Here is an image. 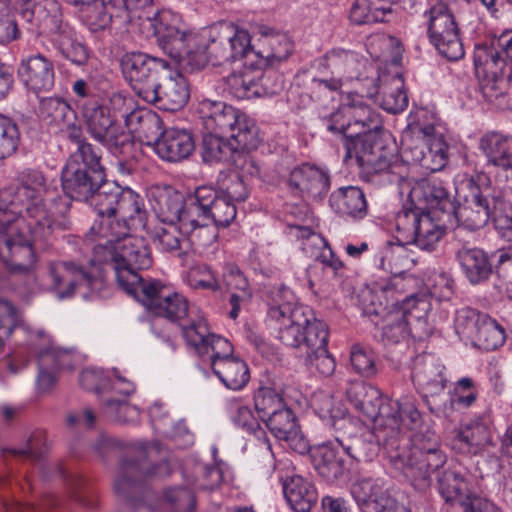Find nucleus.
I'll use <instances>...</instances> for the list:
<instances>
[{
	"mask_svg": "<svg viewBox=\"0 0 512 512\" xmlns=\"http://www.w3.org/2000/svg\"><path fill=\"white\" fill-rule=\"evenodd\" d=\"M392 417L382 429L386 458L415 486H426L430 475L446 463L439 436L423 420L415 399L404 396L391 401Z\"/></svg>",
	"mask_w": 512,
	"mask_h": 512,
	"instance_id": "nucleus-1",
	"label": "nucleus"
},
{
	"mask_svg": "<svg viewBox=\"0 0 512 512\" xmlns=\"http://www.w3.org/2000/svg\"><path fill=\"white\" fill-rule=\"evenodd\" d=\"M213 36L210 53L214 65L244 60V65L252 68L274 67L286 61L294 49L286 34L270 30L262 34L263 49L255 51L248 31L229 22L219 23Z\"/></svg>",
	"mask_w": 512,
	"mask_h": 512,
	"instance_id": "nucleus-2",
	"label": "nucleus"
},
{
	"mask_svg": "<svg viewBox=\"0 0 512 512\" xmlns=\"http://www.w3.org/2000/svg\"><path fill=\"white\" fill-rule=\"evenodd\" d=\"M16 181L17 186L4 193L11 199L8 207L0 212L27 219L28 232L33 240H48L55 230L63 229V220L55 218L44 203L47 192L45 175L39 170L26 168L18 172Z\"/></svg>",
	"mask_w": 512,
	"mask_h": 512,
	"instance_id": "nucleus-3",
	"label": "nucleus"
},
{
	"mask_svg": "<svg viewBox=\"0 0 512 512\" xmlns=\"http://www.w3.org/2000/svg\"><path fill=\"white\" fill-rule=\"evenodd\" d=\"M145 22L152 30L159 46L179 65L189 66L191 70L202 69L208 63L214 65L210 46L214 41V33L219 24L209 30L208 38L203 35L181 31L178 19L169 11H161Z\"/></svg>",
	"mask_w": 512,
	"mask_h": 512,
	"instance_id": "nucleus-4",
	"label": "nucleus"
},
{
	"mask_svg": "<svg viewBox=\"0 0 512 512\" xmlns=\"http://www.w3.org/2000/svg\"><path fill=\"white\" fill-rule=\"evenodd\" d=\"M457 205L452 214L469 230L484 227L490 219L500 234L498 220H512V187L494 190L491 200L489 189L482 188L473 177L466 178L456 187Z\"/></svg>",
	"mask_w": 512,
	"mask_h": 512,
	"instance_id": "nucleus-5",
	"label": "nucleus"
},
{
	"mask_svg": "<svg viewBox=\"0 0 512 512\" xmlns=\"http://www.w3.org/2000/svg\"><path fill=\"white\" fill-rule=\"evenodd\" d=\"M93 247V262L108 264L115 272L120 288L142 277L138 271L149 269L153 264L150 246L143 237L125 235L101 237Z\"/></svg>",
	"mask_w": 512,
	"mask_h": 512,
	"instance_id": "nucleus-6",
	"label": "nucleus"
},
{
	"mask_svg": "<svg viewBox=\"0 0 512 512\" xmlns=\"http://www.w3.org/2000/svg\"><path fill=\"white\" fill-rule=\"evenodd\" d=\"M196 112L208 132L235 138L244 146L260 143L259 129L255 122L239 109L223 101L203 98L198 101Z\"/></svg>",
	"mask_w": 512,
	"mask_h": 512,
	"instance_id": "nucleus-7",
	"label": "nucleus"
},
{
	"mask_svg": "<svg viewBox=\"0 0 512 512\" xmlns=\"http://www.w3.org/2000/svg\"><path fill=\"white\" fill-rule=\"evenodd\" d=\"M27 219L0 212V261L11 275L32 276L36 254L22 228Z\"/></svg>",
	"mask_w": 512,
	"mask_h": 512,
	"instance_id": "nucleus-8",
	"label": "nucleus"
},
{
	"mask_svg": "<svg viewBox=\"0 0 512 512\" xmlns=\"http://www.w3.org/2000/svg\"><path fill=\"white\" fill-rule=\"evenodd\" d=\"M105 177L99 149L91 143L82 144L70 155L62 170V189L69 198H85Z\"/></svg>",
	"mask_w": 512,
	"mask_h": 512,
	"instance_id": "nucleus-9",
	"label": "nucleus"
},
{
	"mask_svg": "<svg viewBox=\"0 0 512 512\" xmlns=\"http://www.w3.org/2000/svg\"><path fill=\"white\" fill-rule=\"evenodd\" d=\"M293 300V292L287 287H280L268 308L267 316L270 322H274L281 343L290 348H301L304 325L313 319V310Z\"/></svg>",
	"mask_w": 512,
	"mask_h": 512,
	"instance_id": "nucleus-10",
	"label": "nucleus"
},
{
	"mask_svg": "<svg viewBox=\"0 0 512 512\" xmlns=\"http://www.w3.org/2000/svg\"><path fill=\"white\" fill-rule=\"evenodd\" d=\"M123 187L115 182H108L106 179L94 187L85 198H71L81 202H90L93 211L96 214L94 223L86 237L91 241H97L101 237H111L125 235L127 225L124 223H114L118 201Z\"/></svg>",
	"mask_w": 512,
	"mask_h": 512,
	"instance_id": "nucleus-11",
	"label": "nucleus"
},
{
	"mask_svg": "<svg viewBox=\"0 0 512 512\" xmlns=\"http://www.w3.org/2000/svg\"><path fill=\"white\" fill-rule=\"evenodd\" d=\"M145 463L123 460L114 480V492L132 509L145 508L157 512L162 505L155 492L146 483L148 476L155 472L144 473Z\"/></svg>",
	"mask_w": 512,
	"mask_h": 512,
	"instance_id": "nucleus-12",
	"label": "nucleus"
},
{
	"mask_svg": "<svg viewBox=\"0 0 512 512\" xmlns=\"http://www.w3.org/2000/svg\"><path fill=\"white\" fill-rule=\"evenodd\" d=\"M449 1H430L424 12L431 43L449 61L463 58L465 51L459 37L455 17L448 8Z\"/></svg>",
	"mask_w": 512,
	"mask_h": 512,
	"instance_id": "nucleus-13",
	"label": "nucleus"
},
{
	"mask_svg": "<svg viewBox=\"0 0 512 512\" xmlns=\"http://www.w3.org/2000/svg\"><path fill=\"white\" fill-rule=\"evenodd\" d=\"M120 67L132 90L144 99L152 93L156 80L170 72L171 63L141 51H130L121 56Z\"/></svg>",
	"mask_w": 512,
	"mask_h": 512,
	"instance_id": "nucleus-14",
	"label": "nucleus"
},
{
	"mask_svg": "<svg viewBox=\"0 0 512 512\" xmlns=\"http://www.w3.org/2000/svg\"><path fill=\"white\" fill-rule=\"evenodd\" d=\"M81 114L89 135L111 153H121L131 143L130 135L107 111L103 98L86 101Z\"/></svg>",
	"mask_w": 512,
	"mask_h": 512,
	"instance_id": "nucleus-15",
	"label": "nucleus"
},
{
	"mask_svg": "<svg viewBox=\"0 0 512 512\" xmlns=\"http://www.w3.org/2000/svg\"><path fill=\"white\" fill-rule=\"evenodd\" d=\"M413 137L404 144L405 156L430 172L442 170L448 162V145L434 125H415Z\"/></svg>",
	"mask_w": 512,
	"mask_h": 512,
	"instance_id": "nucleus-16",
	"label": "nucleus"
},
{
	"mask_svg": "<svg viewBox=\"0 0 512 512\" xmlns=\"http://www.w3.org/2000/svg\"><path fill=\"white\" fill-rule=\"evenodd\" d=\"M29 344L38 358L37 391L46 393L55 386L58 370L72 368V355L67 350L54 347L50 337L42 331L33 333Z\"/></svg>",
	"mask_w": 512,
	"mask_h": 512,
	"instance_id": "nucleus-17",
	"label": "nucleus"
},
{
	"mask_svg": "<svg viewBox=\"0 0 512 512\" xmlns=\"http://www.w3.org/2000/svg\"><path fill=\"white\" fill-rule=\"evenodd\" d=\"M456 329L486 351L498 349L506 339L503 326L489 315L472 308H463L457 312Z\"/></svg>",
	"mask_w": 512,
	"mask_h": 512,
	"instance_id": "nucleus-18",
	"label": "nucleus"
},
{
	"mask_svg": "<svg viewBox=\"0 0 512 512\" xmlns=\"http://www.w3.org/2000/svg\"><path fill=\"white\" fill-rule=\"evenodd\" d=\"M347 397L357 411L374 423V429L382 433L386 421L396 423L392 417L391 399L384 398L380 391L371 385L358 381L351 383L347 389Z\"/></svg>",
	"mask_w": 512,
	"mask_h": 512,
	"instance_id": "nucleus-19",
	"label": "nucleus"
},
{
	"mask_svg": "<svg viewBox=\"0 0 512 512\" xmlns=\"http://www.w3.org/2000/svg\"><path fill=\"white\" fill-rule=\"evenodd\" d=\"M190 209L197 217L210 221L216 227H227L236 218V206L219 195L211 186H200L190 195Z\"/></svg>",
	"mask_w": 512,
	"mask_h": 512,
	"instance_id": "nucleus-20",
	"label": "nucleus"
},
{
	"mask_svg": "<svg viewBox=\"0 0 512 512\" xmlns=\"http://www.w3.org/2000/svg\"><path fill=\"white\" fill-rule=\"evenodd\" d=\"M416 282L415 278H404L401 276L390 277L387 279L386 285L381 288V292L387 297L389 302L392 301L394 308L399 307L405 319L421 320L427 316L430 310V303L424 294L406 293L413 288Z\"/></svg>",
	"mask_w": 512,
	"mask_h": 512,
	"instance_id": "nucleus-21",
	"label": "nucleus"
},
{
	"mask_svg": "<svg viewBox=\"0 0 512 512\" xmlns=\"http://www.w3.org/2000/svg\"><path fill=\"white\" fill-rule=\"evenodd\" d=\"M190 86L187 78L174 73L172 69L167 74H163L156 80L152 93L143 100L149 104L155 105L158 109L175 112L182 109L189 101Z\"/></svg>",
	"mask_w": 512,
	"mask_h": 512,
	"instance_id": "nucleus-22",
	"label": "nucleus"
},
{
	"mask_svg": "<svg viewBox=\"0 0 512 512\" xmlns=\"http://www.w3.org/2000/svg\"><path fill=\"white\" fill-rule=\"evenodd\" d=\"M438 491L447 505L446 510L468 506L478 495V483L468 471L448 468L438 475Z\"/></svg>",
	"mask_w": 512,
	"mask_h": 512,
	"instance_id": "nucleus-23",
	"label": "nucleus"
},
{
	"mask_svg": "<svg viewBox=\"0 0 512 512\" xmlns=\"http://www.w3.org/2000/svg\"><path fill=\"white\" fill-rule=\"evenodd\" d=\"M148 200L158 220L163 224H184V215L190 206V196H184L171 186L154 185L149 188Z\"/></svg>",
	"mask_w": 512,
	"mask_h": 512,
	"instance_id": "nucleus-24",
	"label": "nucleus"
},
{
	"mask_svg": "<svg viewBox=\"0 0 512 512\" xmlns=\"http://www.w3.org/2000/svg\"><path fill=\"white\" fill-rule=\"evenodd\" d=\"M492 445L490 420L484 415L470 419L453 431L451 448L461 454H477Z\"/></svg>",
	"mask_w": 512,
	"mask_h": 512,
	"instance_id": "nucleus-25",
	"label": "nucleus"
},
{
	"mask_svg": "<svg viewBox=\"0 0 512 512\" xmlns=\"http://www.w3.org/2000/svg\"><path fill=\"white\" fill-rule=\"evenodd\" d=\"M358 166L361 179L372 184L398 183L403 178V165L387 148L373 156L362 157V163Z\"/></svg>",
	"mask_w": 512,
	"mask_h": 512,
	"instance_id": "nucleus-26",
	"label": "nucleus"
},
{
	"mask_svg": "<svg viewBox=\"0 0 512 512\" xmlns=\"http://www.w3.org/2000/svg\"><path fill=\"white\" fill-rule=\"evenodd\" d=\"M455 259L461 272L472 285H479L489 280L495 273V258L482 248L462 244L455 250Z\"/></svg>",
	"mask_w": 512,
	"mask_h": 512,
	"instance_id": "nucleus-27",
	"label": "nucleus"
},
{
	"mask_svg": "<svg viewBox=\"0 0 512 512\" xmlns=\"http://www.w3.org/2000/svg\"><path fill=\"white\" fill-rule=\"evenodd\" d=\"M48 277L50 289L56 292L59 299L73 296L78 286L90 287L94 280L83 267L66 261L49 263Z\"/></svg>",
	"mask_w": 512,
	"mask_h": 512,
	"instance_id": "nucleus-28",
	"label": "nucleus"
},
{
	"mask_svg": "<svg viewBox=\"0 0 512 512\" xmlns=\"http://www.w3.org/2000/svg\"><path fill=\"white\" fill-rule=\"evenodd\" d=\"M444 370L445 367L431 355H419L414 359L411 379L424 399L444 392L447 382Z\"/></svg>",
	"mask_w": 512,
	"mask_h": 512,
	"instance_id": "nucleus-29",
	"label": "nucleus"
},
{
	"mask_svg": "<svg viewBox=\"0 0 512 512\" xmlns=\"http://www.w3.org/2000/svg\"><path fill=\"white\" fill-rule=\"evenodd\" d=\"M20 81L35 93L51 90L55 82L53 62L37 53L23 58L17 69Z\"/></svg>",
	"mask_w": 512,
	"mask_h": 512,
	"instance_id": "nucleus-30",
	"label": "nucleus"
},
{
	"mask_svg": "<svg viewBox=\"0 0 512 512\" xmlns=\"http://www.w3.org/2000/svg\"><path fill=\"white\" fill-rule=\"evenodd\" d=\"M263 421L277 439L285 441L298 454L303 455L310 450L309 441L302 434L294 413L287 405Z\"/></svg>",
	"mask_w": 512,
	"mask_h": 512,
	"instance_id": "nucleus-31",
	"label": "nucleus"
},
{
	"mask_svg": "<svg viewBox=\"0 0 512 512\" xmlns=\"http://www.w3.org/2000/svg\"><path fill=\"white\" fill-rule=\"evenodd\" d=\"M345 452L335 443L322 444L311 451L312 464L320 477L327 482L344 479L350 471L349 462L344 457Z\"/></svg>",
	"mask_w": 512,
	"mask_h": 512,
	"instance_id": "nucleus-32",
	"label": "nucleus"
},
{
	"mask_svg": "<svg viewBox=\"0 0 512 512\" xmlns=\"http://www.w3.org/2000/svg\"><path fill=\"white\" fill-rule=\"evenodd\" d=\"M288 185L302 197L322 201L330 189V177L316 166L303 164L291 171Z\"/></svg>",
	"mask_w": 512,
	"mask_h": 512,
	"instance_id": "nucleus-33",
	"label": "nucleus"
},
{
	"mask_svg": "<svg viewBox=\"0 0 512 512\" xmlns=\"http://www.w3.org/2000/svg\"><path fill=\"white\" fill-rule=\"evenodd\" d=\"M195 149L192 133L186 129L169 128L155 142V153L168 162H179L188 158Z\"/></svg>",
	"mask_w": 512,
	"mask_h": 512,
	"instance_id": "nucleus-34",
	"label": "nucleus"
},
{
	"mask_svg": "<svg viewBox=\"0 0 512 512\" xmlns=\"http://www.w3.org/2000/svg\"><path fill=\"white\" fill-rule=\"evenodd\" d=\"M331 209L340 217L362 220L368 214V203L363 190L357 186H343L329 197Z\"/></svg>",
	"mask_w": 512,
	"mask_h": 512,
	"instance_id": "nucleus-35",
	"label": "nucleus"
},
{
	"mask_svg": "<svg viewBox=\"0 0 512 512\" xmlns=\"http://www.w3.org/2000/svg\"><path fill=\"white\" fill-rule=\"evenodd\" d=\"M260 143L252 146H243L242 143L230 136L208 132L203 135L201 145V157L208 164L228 162L232 155L239 151L255 150Z\"/></svg>",
	"mask_w": 512,
	"mask_h": 512,
	"instance_id": "nucleus-36",
	"label": "nucleus"
},
{
	"mask_svg": "<svg viewBox=\"0 0 512 512\" xmlns=\"http://www.w3.org/2000/svg\"><path fill=\"white\" fill-rule=\"evenodd\" d=\"M336 442L352 461L370 462L378 456L382 438L379 437V431L362 430L344 438H336Z\"/></svg>",
	"mask_w": 512,
	"mask_h": 512,
	"instance_id": "nucleus-37",
	"label": "nucleus"
},
{
	"mask_svg": "<svg viewBox=\"0 0 512 512\" xmlns=\"http://www.w3.org/2000/svg\"><path fill=\"white\" fill-rule=\"evenodd\" d=\"M282 487L286 501L295 512H310L318 502L315 485L303 476L287 477Z\"/></svg>",
	"mask_w": 512,
	"mask_h": 512,
	"instance_id": "nucleus-38",
	"label": "nucleus"
},
{
	"mask_svg": "<svg viewBox=\"0 0 512 512\" xmlns=\"http://www.w3.org/2000/svg\"><path fill=\"white\" fill-rule=\"evenodd\" d=\"M147 211L144 199L130 188H123L116 210L114 223L127 225V233L130 230H141L146 227Z\"/></svg>",
	"mask_w": 512,
	"mask_h": 512,
	"instance_id": "nucleus-39",
	"label": "nucleus"
},
{
	"mask_svg": "<svg viewBox=\"0 0 512 512\" xmlns=\"http://www.w3.org/2000/svg\"><path fill=\"white\" fill-rule=\"evenodd\" d=\"M121 289L133 296L153 315L157 311V307L164 301L165 295L173 290L171 286L159 279L144 277H140L138 282H130Z\"/></svg>",
	"mask_w": 512,
	"mask_h": 512,
	"instance_id": "nucleus-40",
	"label": "nucleus"
},
{
	"mask_svg": "<svg viewBox=\"0 0 512 512\" xmlns=\"http://www.w3.org/2000/svg\"><path fill=\"white\" fill-rule=\"evenodd\" d=\"M479 148L489 164L504 170L512 169V136L487 132L480 138Z\"/></svg>",
	"mask_w": 512,
	"mask_h": 512,
	"instance_id": "nucleus-41",
	"label": "nucleus"
},
{
	"mask_svg": "<svg viewBox=\"0 0 512 512\" xmlns=\"http://www.w3.org/2000/svg\"><path fill=\"white\" fill-rule=\"evenodd\" d=\"M412 201L423 203L427 208L439 209L451 213L454 204L443 182L437 179H425L418 182L411 190Z\"/></svg>",
	"mask_w": 512,
	"mask_h": 512,
	"instance_id": "nucleus-42",
	"label": "nucleus"
},
{
	"mask_svg": "<svg viewBox=\"0 0 512 512\" xmlns=\"http://www.w3.org/2000/svg\"><path fill=\"white\" fill-rule=\"evenodd\" d=\"M508 42L504 50H499L493 44H477L474 49L473 61L477 76L496 75L505 71L506 61L503 54L512 57V51L508 52Z\"/></svg>",
	"mask_w": 512,
	"mask_h": 512,
	"instance_id": "nucleus-43",
	"label": "nucleus"
},
{
	"mask_svg": "<svg viewBox=\"0 0 512 512\" xmlns=\"http://www.w3.org/2000/svg\"><path fill=\"white\" fill-rule=\"evenodd\" d=\"M184 322L180 323L182 335L188 346L202 358L207 352V342L212 333L204 316L198 309H191L190 314Z\"/></svg>",
	"mask_w": 512,
	"mask_h": 512,
	"instance_id": "nucleus-44",
	"label": "nucleus"
},
{
	"mask_svg": "<svg viewBox=\"0 0 512 512\" xmlns=\"http://www.w3.org/2000/svg\"><path fill=\"white\" fill-rule=\"evenodd\" d=\"M212 371L230 390L243 389L250 379L249 368L244 360L232 357L228 360H218L213 363Z\"/></svg>",
	"mask_w": 512,
	"mask_h": 512,
	"instance_id": "nucleus-45",
	"label": "nucleus"
},
{
	"mask_svg": "<svg viewBox=\"0 0 512 512\" xmlns=\"http://www.w3.org/2000/svg\"><path fill=\"white\" fill-rule=\"evenodd\" d=\"M375 262L378 267L392 274L391 277L401 276L413 278L404 272L409 262L407 249L403 243L387 241L379 248L375 255Z\"/></svg>",
	"mask_w": 512,
	"mask_h": 512,
	"instance_id": "nucleus-46",
	"label": "nucleus"
},
{
	"mask_svg": "<svg viewBox=\"0 0 512 512\" xmlns=\"http://www.w3.org/2000/svg\"><path fill=\"white\" fill-rule=\"evenodd\" d=\"M392 9L383 0H354L349 10V20L356 26L372 25L387 21Z\"/></svg>",
	"mask_w": 512,
	"mask_h": 512,
	"instance_id": "nucleus-47",
	"label": "nucleus"
},
{
	"mask_svg": "<svg viewBox=\"0 0 512 512\" xmlns=\"http://www.w3.org/2000/svg\"><path fill=\"white\" fill-rule=\"evenodd\" d=\"M382 130L362 132L352 136L343 142L346 151L344 160L355 158L357 164L362 163V157L373 156L379 151L386 149L380 139Z\"/></svg>",
	"mask_w": 512,
	"mask_h": 512,
	"instance_id": "nucleus-48",
	"label": "nucleus"
},
{
	"mask_svg": "<svg viewBox=\"0 0 512 512\" xmlns=\"http://www.w3.org/2000/svg\"><path fill=\"white\" fill-rule=\"evenodd\" d=\"M319 64L339 78L352 79L358 69V55L344 49H332L320 60Z\"/></svg>",
	"mask_w": 512,
	"mask_h": 512,
	"instance_id": "nucleus-49",
	"label": "nucleus"
},
{
	"mask_svg": "<svg viewBox=\"0 0 512 512\" xmlns=\"http://www.w3.org/2000/svg\"><path fill=\"white\" fill-rule=\"evenodd\" d=\"M346 104L352 129L357 132V135L362 132L383 129L380 114L366 104L362 98L352 99Z\"/></svg>",
	"mask_w": 512,
	"mask_h": 512,
	"instance_id": "nucleus-50",
	"label": "nucleus"
},
{
	"mask_svg": "<svg viewBox=\"0 0 512 512\" xmlns=\"http://www.w3.org/2000/svg\"><path fill=\"white\" fill-rule=\"evenodd\" d=\"M39 117L48 126L57 130L63 123L76 120V112L64 99L48 97L40 101Z\"/></svg>",
	"mask_w": 512,
	"mask_h": 512,
	"instance_id": "nucleus-51",
	"label": "nucleus"
},
{
	"mask_svg": "<svg viewBox=\"0 0 512 512\" xmlns=\"http://www.w3.org/2000/svg\"><path fill=\"white\" fill-rule=\"evenodd\" d=\"M351 494L363 512H376L374 506L385 495L380 479L362 478L351 487Z\"/></svg>",
	"mask_w": 512,
	"mask_h": 512,
	"instance_id": "nucleus-52",
	"label": "nucleus"
},
{
	"mask_svg": "<svg viewBox=\"0 0 512 512\" xmlns=\"http://www.w3.org/2000/svg\"><path fill=\"white\" fill-rule=\"evenodd\" d=\"M181 229L189 237L190 242L199 247L209 246L217 238L216 229L209 227L208 221L197 217V213L190 208L184 215V224Z\"/></svg>",
	"mask_w": 512,
	"mask_h": 512,
	"instance_id": "nucleus-53",
	"label": "nucleus"
},
{
	"mask_svg": "<svg viewBox=\"0 0 512 512\" xmlns=\"http://www.w3.org/2000/svg\"><path fill=\"white\" fill-rule=\"evenodd\" d=\"M223 198L232 203L244 202L249 195L248 186L238 172H221L217 178V189Z\"/></svg>",
	"mask_w": 512,
	"mask_h": 512,
	"instance_id": "nucleus-54",
	"label": "nucleus"
},
{
	"mask_svg": "<svg viewBox=\"0 0 512 512\" xmlns=\"http://www.w3.org/2000/svg\"><path fill=\"white\" fill-rule=\"evenodd\" d=\"M192 309L195 308L192 307ZM190 311L187 298L173 289L168 295H165L164 301L157 307L154 315L171 322H181L190 314Z\"/></svg>",
	"mask_w": 512,
	"mask_h": 512,
	"instance_id": "nucleus-55",
	"label": "nucleus"
},
{
	"mask_svg": "<svg viewBox=\"0 0 512 512\" xmlns=\"http://www.w3.org/2000/svg\"><path fill=\"white\" fill-rule=\"evenodd\" d=\"M103 100L107 111L115 119V122L120 123L119 118H124L125 125L131 127L137 117V111L134 110V102L131 97L122 92L114 91Z\"/></svg>",
	"mask_w": 512,
	"mask_h": 512,
	"instance_id": "nucleus-56",
	"label": "nucleus"
},
{
	"mask_svg": "<svg viewBox=\"0 0 512 512\" xmlns=\"http://www.w3.org/2000/svg\"><path fill=\"white\" fill-rule=\"evenodd\" d=\"M425 213L424 208L419 207L403 208L397 213L395 221L399 241L412 243V240L417 237L416 232Z\"/></svg>",
	"mask_w": 512,
	"mask_h": 512,
	"instance_id": "nucleus-57",
	"label": "nucleus"
},
{
	"mask_svg": "<svg viewBox=\"0 0 512 512\" xmlns=\"http://www.w3.org/2000/svg\"><path fill=\"white\" fill-rule=\"evenodd\" d=\"M416 234L417 237L412 240V243L422 250L433 251L444 236L445 229L435 223L430 214L426 212L420 220Z\"/></svg>",
	"mask_w": 512,
	"mask_h": 512,
	"instance_id": "nucleus-58",
	"label": "nucleus"
},
{
	"mask_svg": "<svg viewBox=\"0 0 512 512\" xmlns=\"http://www.w3.org/2000/svg\"><path fill=\"white\" fill-rule=\"evenodd\" d=\"M166 227H158L153 236V242L157 249L162 252L171 253L176 256H181L182 252V238L183 229L181 224H166Z\"/></svg>",
	"mask_w": 512,
	"mask_h": 512,
	"instance_id": "nucleus-59",
	"label": "nucleus"
},
{
	"mask_svg": "<svg viewBox=\"0 0 512 512\" xmlns=\"http://www.w3.org/2000/svg\"><path fill=\"white\" fill-rule=\"evenodd\" d=\"M304 326L301 347L306 349V355L308 352H315L323 347H327L329 329L323 320L316 318L313 312V319H309V324Z\"/></svg>",
	"mask_w": 512,
	"mask_h": 512,
	"instance_id": "nucleus-60",
	"label": "nucleus"
},
{
	"mask_svg": "<svg viewBox=\"0 0 512 512\" xmlns=\"http://www.w3.org/2000/svg\"><path fill=\"white\" fill-rule=\"evenodd\" d=\"M285 405L282 395L274 388L260 387L254 393V407L262 421Z\"/></svg>",
	"mask_w": 512,
	"mask_h": 512,
	"instance_id": "nucleus-61",
	"label": "nucleus"
},
{
	"mask_svg": "<svg viewBox=\"0 0 512 512\" xmlns=\"http://www.w3.org/2000/svg\"><path fill=\"white\" fill-rule=\"evenodd\" d=\"M480 90L486 101L501 105L509 87L510 73L502 71L494 75L481 76Z\"/></svg>",
	"mask_w": 512,
	"mask_h": 512,
	"instance_id": "nucleus-62",
	"label": "nucleus"
},
{
	"mask_svg": "<svg viewBox=\"0 0 512 512\" xmlns=\"http://www.w3.org/2000/svg\"><path fill=\"white\" fill-rule=\"evenodd\" d=\"M20 144V131L17 123L0 114V160L13 155Z\"/></svg>",
	"mask_w": 512,
	"mask_h": 512,
	"instance_id": "nucleus-63",
	"label": "nucleus"
},
{
	"mask_svg": "<svg viewBox=\"0 0 512 512\" xmlns=\"http://www.w3.org/2000/svg\"><path fill=\"white\" fill-rule=\"evenodd\" d=\"M104 415L120 423H137L140 418V412L136 406L130 405L123 399H107L103 407Z\"/></svg>",
	"mask_w": 512,
	"mask_h": 512,
	"instance_id": "nucleus-64",
	"label": "nucleus"
}]
</instances>
